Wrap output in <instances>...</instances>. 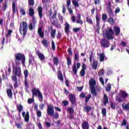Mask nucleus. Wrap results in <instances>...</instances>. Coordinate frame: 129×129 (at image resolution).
Instances as JSON below:
<instances>
[{
  "label": "nucleus",
  "instance_id": "nucleus-1",
  "mask_svg": "<svg viewBox=\"0 0 129 129\" xmlns=\"http://www.w3.org/2000/svg\"><path fill=\"white\" fill-rule=\"evenodd\" d=\"M54 109V106L52 105H47V115L53 116L54 118L57 119V118H59V113H58V112H55Z\"/></svg>",
  "mask_w": 129,
  "mask_h": 129
},
{
  "label": "nucleus",
  "instance_id": "nucleus-2",
  "mask_svg": "<svg viewBox=\"0 0 129 129\" xmlns=\"http://www.w3.org/2000/svg\"><path fill=\"white\" fill-rule=\"evenodd\" d=\"M28 25L27 22L23 21L22 24L21 23L19 28V32L21 35H23V37H25L27 35L28 32Z\"/></svg>",
  "mask_w": 129,
  "mask_h": 129
},
{
  "label": "nucleus",
  "instance_id": "nucleus-3",
  "mask_svg": "<svg viewBox=\"0 0 129 129\" xmlns=\"http://www.w3.org/2000/svg\"><path fill=\"white\" fill-rule=\"evenodd\" d=\"M32 92L33 98H34L35 96H37V95H38L39 101H43V95H42L41 92H40L39 89L33 88L32 90Z\"/></svg>",
  "mask_w": 129,
  "mask_h": 129
},
{
  "label": "nucleus",
  "instance_id": "nucleus-4",
  "mask_svg": "<svg viewBox=\"0 0 129 129\" xmlns=\"http://www.w3.org/2000/svg\"><path fill=\"white\" fill-rule=\"evenodd\" d=\"M105 37L107 40H112L113 39V30L112 28H108L106 31Z\"/></svg>",
  "mask_w": 129,
  "mask_h": 129
},
{
  "label": "nucleus",
  "instance_id": "nucleus-5",
  "mask_svg": "<svg viewBox=\"0 0 129 129\" xmlns=\"http://www.w3.org/2000/svg\"><path fill=\"white\" fill-rule=\"evenodd\" d=\"M15 58L17 60H21V62L23 66H25V62H26V57H25V55H24V54L18 53L15 54Z\"/></svg>",
  "mask_w": 129,
  "mask_h": 129
},
{
  "label": "nucleus",
  "instance_id": "nucleus-6",
  "mask_svg": "<svg viewBox=\"0 0 129 129\" xmlns=\"http://www.w3.org/2000/svg\"><path fill=\"white\" fill-rule=\"evenodd\" d=\"M13 72L18 77H22V70L20 67L16 66L13 68Z\"/></svg>",
  "mask_w": 129,
  "mask_h": 129
},
{
  "label": "nucleus",
  "instance_id": "nucleus-7",
  "mask_svg": "<svg viewBox=\"0 0 129 129\" xmlns=\"http://www.w3.org/2000/svg\"><path fill=\"white\" fill-rule=\"evenodd\" d=\"M121 97L117 98L118 101L119 102H122L125 100V98L128 96V94L126 93V92L124 91H121L120 92Z\"/></svg>",
  "mask_w": 129,
  "mask_h": 129
},
{
  "label": "nucleus",
  "instance_id": "nucleus-8",
  "mask_svg": "<svg viewBox=\"0 0 129 129\" xmlns=\"http://www.w3.org/2000/svg\"><path fill=\"white\" fill-rule=\"evenodd\" d=\"M29 14L30 17H32V22L33 23V25H35L36 22V18H35V17H34V15H35V11L34 10V9H33V8L30 7L29 8Z\"/></svg>",
  "mask_w": 129,
  "mask_h": 129
},
{
  "label": "nucleus",
  "instance_id": "nucleus-9",
  "mask_svg": "<svg viewBox=\"0 0 129 129\" xmlns=\"http://www.w3.org/2000/svg\"><path fill=\"white\" fill-rule=\"evenodd\" d=\"M22 116L24 118V120L26 122H29L30 120V113L29 112L27 111L26 114V112L23 111L22 112Z\"/></svg>",
  "mask_w": 129,
  "mask_h": 129
},
{
  "label": "nucleus",
  "instance_id": "nucleus-10",
  "mask_svg": "<svg viewBox=\"0 0 129 129\" xmlns=\"http://www.w3.org/2000/svg\"><path fill=\"white\" fill-rule=\"evenodd\" d=\"M100 43L102 47H104V48H108L109 47V41L105 39H102Z\"/></svg>",
  "mask_w": 129,
  "mask_h": 129
},
{
  "label": "nucleus",
  "instance_id": "nucleus-11",
  "mask_svg": "<svg viewBox=\"0 0 129 129\" xmlns=\"http://www.w3.org/2000/svg\"><path fill=\"white\" fill-rule=\"evenodd\" d=\"M69 98L72 104L76 105V97H75V95L70 94L69 96Z\"/></svg>",
  "mask_w": 129,
  "mask_h": 129
},
{
  "label": "nucleus",
  "instance_id": "nucleus-12",
  "mask_svg": "<svg viewBox=\"0 0 129 129\" xmlns=\"http://www.w3.org/2000/svg\"><path fill=\"white\" fill-rule=\"evenodd\" d=\"M98 56H99L100 62H103L104 60H106V56L104 53H98Z\"/></svg>",
  "mask_w": 129,
  "mask_h": 129
},
{
  "label": "nucleus",
  "instance_id": "nucleus-13",
  "mask_svg": "<svg viewBox=\"0 0 129 129\" xmlns=\"http://www.w3.org/2000/svg\"><path fill=\"white\" fill-rule=\"evenodd\" d=\"M12 79L13 81H14V85L15 88L18 87L19 85H18V78H17V76L16 75L12 76Z\"/></svg>",
  "mask_w": 129,
  "mask_h": 129
},
{
  "label": "nucleus",
  "instance_id": "nucleus-14",
  "mask_svg": "<svg viewBox=\"0 0 129 129\" xmlns=\"http://www.w3.org/2000/svg\"><path fill=\"white\" fill-rule=\"evenodd\" d=\"M82 128L83 129H89V123L87 121H83L82 123Z\"/></svg>",
  "mask_w": 129,
  "mask_h": 129
},
{
  "label": "nucleus",
  "instance_id": "nucleus-15",
  "mask_svg": "<svg viewBox=\"0 0 129 129\" xmlns=\"http://www.w3.org/2000/svg\"><path fill=\"white\" fill-rule=\"evenodd\" d=\"M89 85L90 88H94V86L96 85V81L94 79H91L89 81Z\"/></svg>",
  "mask_w": 129,
  "mask_h": 129
},
{
  "label": "nucleus",
  "instance_id": "nucleus-16",
  "mask_svg": "<svg viewBox=\"0 0 129 129\" xmlns=\"http://www.w3.org/2000/svg\"><path fill=\"white\" fill-rule=\"evenodd\" d=\"M36 54L38 56V58L40 59V60H41V61H44V60H45V55L39 51H37Z\"/></svg>",
  "mask_w": 129,
  "mask_h": 129
},
{
  "label": "nucleus",
  "instance_id": "nucleus-17",
  "mask_svg": "<svg viewBox=\"0 0 129 129\" xmlns=\"http://www.w3.org/2000/svg\"><path fill=\"white\" fill-rule=\"evenodd\" d=\"M91 66L94 70H96L97 69V67L98 66V61L95 59H94Z\"/></svg>",
  "mask_w": 129,
  "mask_h": 129
},
{
  "label": "nucleus",
  "instance_id": "nucleus-18",
  "mask_svg": "<svg viewBox=\"0 0 129 129\" xmlns=\"http://www.w3.org/2000/svg\"><path fill=\"white\" fill-rule=\"evenodd\" d=\"M77 24H80V25H83V21L81 20V15L78 14L77 15V19L76 21Z\"/></svg>",
  "mask_w": 129,
  "mask_h": 129
},
{
  "label": "nucleus",
  "instance_id": "nucleus-19",
  "mask_svg": "<svg viewBox=\"0 0 129 129\" xmlns=\"http://www.w3.org/2000/svg\"><path fill=\"white\" fill-rule=\"evenodd\" d=\"M38 12L39 18L42 19L43 18V8L41 6L38 7Z\"/></svg>",
  "mask_w": 129,
  "mask_h": 129
},
{
  "label": "nucleus",
  "instance_id": "nucleus-20",
  "mask_svg": "<svg viewBox=\"0 0 129 129\" xmlns=\"http://www.w3.org/2000/svg\"><path fill=\"white\" fill-rule=\"evenodd\" d=\"M43 28L39 27L38 29V34L40 38H44V32L42 31Z\"/></svg>",
  "mask_w": 129,
  "mask_h": 129
},
{
  "label": "nucleus",
  "instance_id": "nucleus-21",
  "mask_svg": "<svg viewBox=\"0 0 129 129\" xmlns=\"http://www.w3.org/2000/svg\"><path fill=\"white\" fill-rule=\"evenodd\" d=\"M7 93L8 97H9V98H11V99H12V98H13V91H12V89H7Z\"/></svg>",
  "mask_w": 129,
  "mask_h": 129
},
{
  "label": "nucleus",
  "instance_id": "nucleus-22",
  "mask_svg": "<svg viewBox=\"0 0 129 129\" xmlns=\"http://www.w3.org/2000/svg\"><path fill=\"white\" fill-rule=\"evenodd\" d=\"M113 31L115 32L116 36H118L120 34V29L119 27L114 26L113 28Z\"/></svg>",
  "mask_w": 129,
  "mask_h": 129
},
{
  "label": "nucleus",
  "instance_id": "nucleus-23",
  "mask_svg": "<svg viewBox=\"0 0 129 129\" xmlns=\"http://www.w3.org/2000/svg\"><path fill=\"white\" fill-rule=\"evenodd\" d=\"M64 31L66 34H69L70 32L69 31V29H70V25L68 23H66L64 25Z\"/></svg>",
  "mask_w": 129,
  "mask_h": 129
},
{
  "label": "nucleus",
  "instance_id": "nucleus-24",
  "mask_svg": "<svg viewBox=\"0 0 129 129\" xmlns=\"http://www.w3.org/2000/svg\"><path fill=\"white\" fill-rule=\"evenodd\" d=\"M17 110L19 111V112H22L23 109H24V107L22 105V104H18L16 105Z\"/></svg>",
  "mask_w": 129,
  "mask_h": 129
},
{
  "label": "nucleus",
  "instance_id": "nucleus-25",
  "mask_svg": "<svg viewBox=\"0 0 129 129\" xmlns=\"http://www.w3.org/2000/svg\"><path fill=\"white\" fill-rule=\"evenodd\" d=\"M57 74L58 79H59L60 81H63V80H64V78H63V75H62V73L60 70L58 71Z\"/></svg>",
  "mask_w": 129,
  "mask_h": 129
},
{
  "label": "nucleus",
  "instance_id": "nucleus-26",
  "mask_svg": "<svg viewBox=\"0 0 129 129\" xmlns=\"http://www.w3.org/2000/svg\"><path fill=\"white\" fill-rule=\"evenodd\" d=\"M91 93L93 96H96L97 95V93H96V90L95 88H90Z\"/></svg>",
  "mask_w": 129,
  "mask_h": 129
},
{
  "label": "nucleus",
  "instance_id": "nucleus-27",
  "mask_svg": "<svg viewBox=\"0 0 129 129\" xmlns=\"http://www.w3.org/2000/svg\"><path fill=\"white\" fill-rule=\"evenodd\" d=\"M86 20L88 24H89V25H93V21H92L91 18L89 17V16L87 17L86 18Z\"/></svg>",
  "mask_w": 129,
  "mask_h": 129
},
{
  "label": "nucleus",
  "instance_id": "nucleus-28",
  "mask_svg": "<svg viewBox=\"0 0 129 129\" xmlns=\"http://www.w3.org/2000/svg\"><path fill=\"white\" fill-rule=\"evenodd\" d=\"M103 102L105 105H106V104L108 103V98L107 97V95H106V94L104 95Z\"/></svg>",
  "mask_w": 129,
  "mask_h": 129
},
{
  "label": "nucleus",
  "instance_id": "nucleus-29",
  "mask_svg": "<svg viewBox=\"0 0 129 129\" xmlns=\"http://www.w3.org/2000/svg\"><path fill=\"white\" fill-rule=\"evenodd\" d=\"M79 0H72L73 5L75 7V8H79Z\"/></svg>",
  "mask_w": 129,
  "mask_h": 129
},
{
  "label": "nucleus",
  "instance_id": "nucleus-30",
  "mask_svg": "<svg viewBox=\"0 0 129 129\" xmlns=\"http://www.w3.org/2000/svg\"><path fill=\"white\" fill-rule=\"evenodd\" d=\"M122 107L123 109H124L125 110H128L129 109V103L127 104H125L124 103H123L122 104Z\"/></svg>",
  "mask_w": 129,
  "mask_h": 129
},
{
  "label": "nucleus",
  "instance_id": "nucleus-31",
  "mask_svg": "<svg viewBox=\"0 0 129 129\" xmlns=\"http://www.w3.org/2000/svg\"><path fill=\"white\" fill-rule=\"evenodd\" d=\"M52 61H53V64L55 65H58L59 64V59L57 57H54L52 59Z\"/></svg>",
  "mask_w": 129,
  "mask_h": 129
},
{
  "label": "nucleus",
  "instance_id": "nucleus-32",
  "mask_svg": "<svg viewBox=\"0 0 129 129\" xmlns=\"http://www.w3.org/2000/svg\"><path fill=\"white\" fill-rule=\"evenodd\" d=\"M23 123L22 121L19 122V123H15V126H17V128H22L23 127Z\"/></svg>",
  "mask_w": 129,
  "mask_h": 129
},
{
  "label": "nucleus",
  "instance_id": "nucleus-33",
  "mask_svg": "<svg viewBox=\"0 0 129 129\" xmlns=\"http://www.w3.org/2000/svg\"><path fill=\"white\" fill-rule=\"evenodd\" d=\"M41 43L45 48H48V41H47L46 39H43L41 41Z\"/></svg>",
  "mask_w": 129,
  "mask_h": 129
},
{
  "label": "nucleus",
  "instance_id": "nucleus-34",
  "mask_svg": "<svg viewBox=\"0 0 129 129\" xmlns=\"http://www.w3.org/2000/svg\"><path fill=\"white\" fill-rule=\"evenodd\" d=\"M72 70L74 72V74H77V71H78V69L76 68V64H74L72 67Z\"/></svg>",
  "mask_w": 129,
  "mask_h": 129
},
{
  "label": "nucleus",
  "instance_id": "nucleus-35",
  "mask_svg": "<svg viewBox=\"0 0 129 129\" xmlns=\"http://www.w3.org/2000/svg\"><path fill=\"white\" fill-rule=\"evenodd\" d=\"M108 22L110 24V25H114V24H115V21H114L113 18L111 17L108 19Z\"/></svg>",
  "mask_w": 129,
  "mask_h": 129
},
{
  "label": "nucleus",
  "instance_id": "nucleus-36",
  "mask_svg": "<svg viewBox=\"0 0 129 129\" xmlns=\"http://www.w3.org/2000/svg\"><path fill=\"white\" fill-rule=\"evenodd\" d=\"M28 6L30 7H33L35 5V0H28Z\"/></svg>",
  "mask_w": 129,
  "mask_h": 129
},
{
  "label": "nucleus",
  "instance_id": "nucleus-37",
  "mask_svg": "<svg viewBox=\"0 0 129 129\" xmlns=\"http://www.w3.org/2000/svg\"><path fill=\"white\" fill-rule=\"evenodd\" d=\"M75 61H79V52H76L75 53Z\"/></svg>",
  "mask_w": 129,
  "mask_h": 129
},
{
  "label": "nucleus",
  "instance_id": "nucleus-38",
  "mask_svg": "<svg viewBox=\"0 0 129 129\" xmlns=\"http://www.w3.org/2000/svg\"><path fill=\"white\" fill-rule=\"evenodd\" d=\"M55 35H56V30L55 29L52 30L51 32V37H52L53 39H55Z\"/></svg>",
  "mask_w": 129,
  "mask_h": 129
},
{
  "label": "nucleus",
  "instance_id": "nucleus-39",
  "mask_svg": "<svg viewBox=\"0 0 129 129\" xmlns=\"http://www.w3.org/2000/svg\"><path fill=\"white\" fill-rule=\"evenodd\" d=\"M67 64L69 67L70 65L72 64V62L71 61V58H70V57H67Z\"/></svg>",
  "mask_w": 129,
  "mask_h": 129
},
{
  "label": "nucleus",
  "instance_id": "nucleus-40",
  "mask_svg": "<svg viewBox=\"0 0 129 129\" xmlns=\"http://www.w3.org/2000/svg\"><path fill=\"white\" fill-rule=\"evenodd\" d=\"M98 74L99 76H102L103 75H104V70L101 69L99 71Z\"/></svg>",
  "mask_w": 129,
  "mask_h": 129
},
{
  "label": "nucleus",
  "instance_id": "nucleus-41",
  "mask_svg": "<svg viewBox=\"0 0 129 129\" xmlns=\"http://www.w3.org/2000/svg\"><path fill=\"white\" fill-rule=\"evenodd\" d=\"M24 74L25 79H27V78H28V76H29V72L28 71V70H24Z\"/></svg>",
  "mask_w": 129,
  "mask_h": 129
},
{
  "label": "nucleus",
  "instance_id": "nucleus-42",
  "mask_svg": "<svg viewBox=\"0 0 129 129\" xmlns=\"http://www.w3.org/2000/svg\"><path fill=\"white\" fill-rule=\"evenodd\" d=\"M84 111H87V112L88 113V112H89L90 110H91V107L89 106H86V107H84Z\"/></svg>",
  "mask_w": 129,
  "mask_h": 129
},
{
  "label": "nucleus",
  "instance_id": "nucleus-43",
  "mask_svg": "<svg viewBox=\"0 0 129 129\" xmlns=\"http://www.w3.org/2000/svg\"><path fill=\"white\" fill-rule=\"evenodd\" d=\"M73 31L75 33H77L78 32H80V31H81V27L73 28Z\"/></svg>",
  "mask_w": 129,
  "mask_h": 129
},
{
  "label": "nucleus",
  "instance_id": "nucleus-44",
  "mask_svg": "<svg viewBox=\"0 0 129 129\" xmlns=\"http://www.w3.org/2000/svg\"><path fill=\"white\" fill-rule=\"evenodd\" d=\"M67 110L68 112H70L71 114L74 113V110H73V108L69 107L68 108Z\"/></svg>",
  "mask_w": 129,
  "mask_h": 129
},
{
  "label": "nucleus",
  "instance_id": "nucleus-45",
  "mask_svg": "<svg viewBox=\"0 0 129 129\" xmlns=\"http://www.w3.org/2000/svg\"><path fill=\"white\" fill-rule=\"evenodd\" d=\"M90 98H91V94L88 95V96L86 97L85 102L87 103V102L89 101V99H90Z\"/></svg>",
  "mask_w": 129,
  "mask_h": 129
},
{
  "label": "nucleus",
  "instance_id": "nucleus-46",
  "mask_svg": "<svg viewBox=\"0 0 129 129\" xmlns=\"http://www.w3.org/2000/svg\"><path fill=\"white\" fill-rule=\"evenodd\" d=\"M21 61H22L21 59H15V64L16 66H19L21 64Z\"/></svg>",
  "mask_w": 129,
  "mask_h": 129
},
{
  "label": "nucleus",
  "instance_id": "nucleus-47",
  "mask_svg": "<svg viewBox=\"0 0 129 129\" xmlns=\"http://www.w3.org/2000/svg\"><path fill=\"white\" fill-rule=\"evenodd\" d=\"M107 12H108V14H109L110 15H112V9H111V8H110V7H107Z\"/></svg>",
  "mask_w": 129,
  "mask_h": 129
},
{
  "label": "nucleus",
  "instance_id": "nucleus-48",
  "mask_svg": "<svg viewBox=\"0 0 129 129\" xmlns=\"http://www.w3.org/2000/svg\"><path fill=\"white\" fill-rule=\"evenodd\" d=\"M102 114L103 115V116H106V108L102 109Z\"/></svg>",
  "mask_w": 129,
  "mask_h": 129
},
{
  "label": "nucleus",
  "instance_id": "nucleus-49",
  "mask_svg": "<svg viewBox=\"0 0 129 129\" xmlns=\"http://www.w3.org/2000/svg\"><path fill=\"white\" fill-rule=\"evenodd\" d=\"M62 103L64 106H67V105L69 104V102H68L67 100H63L62 101Z\"/></svg>",
  "mask_w": 129,
  "mask_h": 129
},
{
  "label": "nucleus",
  "instance_id": "nucleus-50",
  "mask_svg": "<svg viewBox=\"0 0 129 129\" xmlns=\"http://www.w3.org/2000/svg\"><path fill=\"white\" fill-rule=\"evenodd\" d=\"M71 5V0H67L66 7L67 8H70V6Z\"/></svg>",
  "mask_w": 129,
  "mask_h": 129
},
{
  "label": "nucleus",
  "instance_id": "nucleus-51",
  "mask_svg": "<svg viewBox=\"0 0 129 129\" xmlns=\"http://www.w3.org/2000/svg\"><path fill=\"white\" fill-rule=\"evenodd\" d=\"M34 101H35V100L34 99V98H33L32 97V99H29L28 100V103H29V104H31V103H33V102H34Z\"/></svg>",
  "mask_w": 129,
  "mask_h": 129
},
{
  "label": "nucleus",
  "instance_id": "nucleus-52",
  "mask_svg": "<svg viewBox=\"0 0 129 129\" xmlns=\"http://www.w3.org/2000/svg\"><path fill=\"white\" fill-rule=\"evenodd\" d=\"M36 114L38 117H41V116H42V112L39 110L36 111Z\"/></svg>",
  "mask_w": 129,
  "mask_h": 129
},
{
  "label": "nucleus",
  "instance_id": "nucleus-53",
  "mask_svg": "<svg viewBox=\"0 0 129 129\" xmlns=\"http://www.w3.org/2000/svg\"><path fill=\"white\" fill-rule=\"evenodd\" d=\"M71 20L73 22V23H75V22H76V17H75V16L74 15H72L71 16Z\"/></svg>",
  "mask_w": 129,
  "mask_h": 129
},
{
  "label": "nucleus",
  "instance_id": "nucleus-54",
  "mask_svg": "<svg viewBox=\"0 0 129 129\" xmlns=\"http://www.w3.org/2000/svg\"><path fill=\"white\" fill-rule=\"evenodd\" d=\"M110 89H111V85L108 84L106 86V90L107 91H110Z\"/></svg>",
  "mask_w": 129,
  "mask_h": 129
},
{
  "label": "nucleus",
  "instance_id": "nucleus-55",
  "mask_svg": "<svg viewBox=\"0 0 129 129\" xmlns=\"http://www.w3.org/2000/svg\"><path fill=\"white\" fill-rule=\"evenodd\" d=\"M20 14H21V15H23V16H25V15H26V11H25V10H24L23 9H21Z\"/></svg>",
  "mask_w": 129,
  "mask_h": 129
},
{
  "label": "nucleus",
  "instance_id": "nucleus-56",
  "mask_svg": "<svg viewBox=\"0 0 129 129\" xmlns=\"http://www.w3.org/2000/svg\"><path fill=\"white\" fill-rule=\"evenodd\" d=\"M12 9L13 13H15V12H16V4H15V3H13Z\"/></svg>",
  "mask_w": 129,
  "mask_h": 129
},
{
  "label": "nucleus",
  "instance_id": "nucleus-57",
  "mask_svg": "<svg viewBox=\"0 0 129 129\" xmlns=\"http://www.w3.org/2000/svg\"><path fill=\"white\" fill-rule=\"evenodd\" d=\"M107 19V15L106 14H102V19L103 21H105Z\"/></svg>",
  "mask_w": 129,
  "mask_h": 129
},
{
  "label": "nucleus",
  "instance_id": "nucleus-58",
  "mask_svg": "<svg viewBox=\"0 0 129 129\" xmlns=\"http://www.w3.org/2000/svg\"><path fill=\"white\" fill-rule=\"evenodd\" d=\"M80 75L81 76H84L85 75V70H82L80 72Z\"/></svg>",
  "mask_w": 129,
  "mask_h": 129
},
{
  "label": "nucleus",
  "instance_id": "nucleus-59",
  "mask_svg": "<svg viewBox=\"0 0 129 129\" xmlns=\"http://www.w3.org/2000/svg\"><path fill=\"white\" fill-rule=\"evenodd\" d=\"M51 48L52 50H55L56 49V47H55V43H54V41H52L51 42Z\"/></svg>",
  "mask_w": 129,
  "mask_h": 129
},
{
  "label": "nucleus",
  "instance_id": "nucleus-60",
  "mask_svg": "<svg viewBox=\"0 0 129 129\" xmlns=\"http://www.w3.org/2000/svg\"><path fill=\"white\" fill-rule=\"evenodd\" d=\"M96 23L98 25H99V22H100V19L98 17L97 15L96 16Z\"/></svg>",
  "mask_w": 129,
  "mask_h": 129
},
{
  "label": "nucleus",
  "instance_id": "nucleus-61",
  "mask_svg": "<svg viewBox=\"0 0 129 129\" xmlns=\"http://www.w3.org/2000/svg\"><path fill=\"white\" fill-rule=\"evenodd\" d=\"M29 29L30 31H33V24H32V23L29 24Z\"/></svg>",
  "mask_w": 129,
  "mask_h": 129
},
{
  "label": "nucleus",
  "instance_id": "nucleus-62",
  "mask_svg": "<svg viewBox=\"0 0 129 129\" xmlns=\"http://www.w3.org/2000/svg\"><path fill=\"white\" fill-rule=\"evenodd\" d=\"M82 69L83 70H85V69H86L87 67H86V64H85V63H82Z\"/></svg>",
  "mask_w": 129,
  "mask_h": 129
},
{
  "label": "nucleus",
  "instance_id": "nucleus-63",
  "mask_svg": "<svg viewBox=\"0 0 129 129\" xmlns=\"http://www.w3.org/2000/svg\"><path fill=\"white\" fill-rule=\"evenodd\" d=\"M7 6H8L7 4H6V3L4 4V6H3V11H6V10H7Z\"/></svg>",
  "mask_w": 129,
  "mask_h": 129
},
{
  "label": "nucleus",
  "instance_id": "nucleus-64",
  "mask_svg": "<svg viewBox=\"0 0 129 129\" xmlns=\"http://www.w3.org/2000/svg\"><path fill=\"white\" fill-rule=\"evenodd\" d=\"M39 107L40 108V109H44V107H45V104H40L39 105Z\"/></svg>",
  "mask_w": 129,
  "mask_h": 129
}]
</instances>
